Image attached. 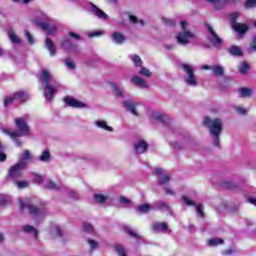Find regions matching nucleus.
<instances>
[{"mask_svg":"<svg viewBox=\"0 0 256 256\" xmlns=\"http://www.w3.org/2000/svg\"><path fill=\"white\" fill-rule=\"evenodd\" d=\"M202 125L209 129L210 135L214 137L213 144L215 147H219L221 143V133H223V121L219 118L211 119V117L205 116Z\"/></svg>","mask_w":256,"mask_h":256,"instance_id":"f257e3e1","label":"nucleus"},{"mask_svg":"<svg viewBox=\"0 0 256 256\" xmlns=\"http://www.w3.org/2000/svg\"><path fill=\"white\" fill-rule=\"evenodd\" d=\"M53 76L49 70L43 69L39 74V80L44 89V97L48 99V101H53V97H55V93H57V89L51 85V81Z\"/></svg>","mask_w":256,"mask_h":256,"instance_id":"f03ea898","label":"nucleus"},{"mask_svg":"<svg viewBox=\"0 0 256 256\" xmlns=\"http://www.w3.org/2000/svg\"><path fill=\"white\" fill-rule=\"evenodd\" d=\"M14 122L18 130L11 131L9 129H3L2 133L10 137V139H15L16 137H27V135H29V125L25 121V118H16Z\"/></svg>","mask_w":256,"mask_h":256,"instance_id":"7ed1b4c3","label":"nucleus"},{"mask_svg":"<svg viewBox=\"0 0 256 256\" xmlns=\"http://www.w3.org/2000/svg\"><path fill=\"white\" fill-rule=\"evenodd\" d=\"M19 207L21 211L28 209L30 215H43L47 205L40 203L39 206H35L30 198H25L24 200H19Z\"/></svg>","mask_w":256,"mask_h":256,"instance_id":"20e7f679","label":"nucleus"},{"mask_svg":"<svg viewBox=\"0 0 256 256\" xmlns=\"http://www.w3.org/2000/svg\"><path fill=\"white\" fill-rule=\"evenodd\" d=\"M25 169H27V162H18L14 164L7 172V179L15 181V179L23 177V171H25Z\"/></svg>","mask_w":256,"mask_h":256,"instance_id":"39448f33","label":"nucleus"},{"mask_svg":"<svg viewBox=\"0 0 256 256\" xmlns=\"http://www.w3.org/2000/svg\"><path fill=\"white\" fill-rule=\"evenodd\" d=\"M182 31L176 35L177 42L179 45H188L189 39H195V34L187 30V21L181 22Z\"/></svg>","mask_w":256,"mask_h":256,"instance_id":"423d86ee","label":"nucleus"},{"mask_svg":"<svg viewBox=\"0 0 256 256\" xmlns=\"http://www.w3.org/2000/svg\"><path fill=\"white\" fill-rule=\"evenodd\" d=\"M205 27L210 35L209 42L211 43V45H213V47H215L216 49H221V47L223 46V38H220L219 34H217L215 29H213V26L209 23H206Z\"/></svg>","mask_w":256,"mask_h":256,"instance_id":"0eeeda50","label":"nucleus"},{"mask_svg":"<svg viewBox=\"0 0 256 256\" xmlns=\"http://www.w3.org/2000/svg\"><path fill=\"white\" fill-rule=\"evenodd\" d=\"M182 69L186 71L188 77L185 80L187 85H190L192 87L197 86V79L195 78V72L193 71V68L189 64H183Z\"/></svg>","mask_w":256,"mask_h":256,"instance_id":"6e6552de","label":"nucleus"},{"mask_svg":"<svg viewBox=\"0 0 256 256\" xmlns=\"http://www.w3.org/2000/svg\"><path fill=\"white\" fill-rule=\"evenodd\" d=\"M207 3H212L214 5V9L219 11L223 9L225 5H239L241 0H206Z\"/></svg>","mask_w":256,"mask_h":256,"instance_id":"1a4fd4ad","label":"nucleus"},{"mask_svg":"<svg viewBox=\"0 0 256 256\" xmlns=\"http://www.w3.org/2000/svg\"><path fill=\"white\" fill-rule=\"evenodd\" d=\"M182 200L189 207H196V211H197L199 217H201V219H203L205 217V212H203V204H197V203L193 202L191 199H189L187 196H182Z\"/></svg>","mask_w":256,"mask_h":256,"instance_id":"9d476101","label":"nucleus"},{"mask_svg":"<svg viewBox=\"0 0 256 256\" xmlns=\"http://www.w3.org/2000/svg\"><path fill=\"white\" fill-rule=\"evenodd\" d=\"M60 47L64 49L65 51H68V53H72V51H77V45L71 41L67 36H64L62 38V41L60 43Z\"/></svg>","mask_w":256,"mask_h":256,"instance_id":"9b49d317","label":"nucleus"},{"mask_svg":"<svg viewBox=\"0 0 256 256\" xmlns=\"http://www.w3.org/2000/svg\"><path fill=\"white\" fill-rule=\"evenodd\" d=\"M37 27H40L42 31H46V35H55L57 34V27L51 26L49 23L37 21L36 22Z\"/></svg>","mask_w":256,"mask_h":256,"instance_id":"f8f14e48","label":"nucleus"},{"mask_svg":"<svg viewBox=\"0 0 256 256\" xmlns=\"http://www.w3.org/2000/svg\"><path fill=\"white\" fill-rule=\"evenodd\" d=\"M122 105H123V107H125V109L127 111L132 113V115H134L135 117H139V112H137V107L139 105L138 102H133L131 100H126L122 103Z\"/></svg>","mask_w":256,"mask_h":256,"instance_id":"ddd939ff","label":"nucleus"},{"mask_svg":"<svg viewBox=\"0 0 256 256\" xmlns=\"http://www.w3.org/2000/svg\"><path fill=\"white\" fill-rule=\"evenodd\" d=\"M64 103L68 107H74L76 109H83V107H85V103H83L75 98H72L70 96H66L64 98Z\"/></svg>","mask_w":256,"mask_h":256,"instance_id":"4468645a","label":"nucleus"},{"mask_svg":"<svg viewBox=\"0 0 256 256\" xmlns=\"http://www.w3.org/2000/svg\"><path fill=\"white\" fill-rule=\"evenodd\" d=\"M164 171L162 168H157L153 171V174L155 177H158V185H167L169 181H171V177L169 175H164L163 178H161V175H163Z\"/></svg>","mask_w":256,"mask_h":256,"instance_id":"2eb2a0df","label":"nucleus"},{"mask_svg":"<svg viewBox=\"0 0 256 256\" xmlns=\"http://www.w3.org/2000/svg\"><path fill=\"white\" fill-rule=\"evenodd\" d=\"M130 81L133 83V85H135V87H139L140 89H147V87H149L147 81L138 75L132 76Z\"/></svg>","mask_w":256,"mask_h":256,"instance_id":"dca6fc26","label":"nucleus"},{"mask_svg":"<svg viewBox=\"0 0 256 256\" xmlns=\"http://www.w3.org/2000/svg\"><path fill=\"white\" fill-rule=\"evenodd\" d=\"M13 97H14L15 101H19L20 105L27 103V101H29V99H30L29 94H27V92H25L23 90L15 92L13 94Z\"/></svg>","mask_w":256,"mask_h":256,"instance_id":"f3484780","label":"nucleus"},{"mask_svg":"<svg viewBox=\"0 0 256 256\" xmlns=\"http://www.w3.org/2000/svg\"><path fill=\"white\" fill-rule=\"evenodd\" d=\"M152 229L156 233L159 231H161L162 233H167V231H169V225L167 224V222H154L152 224Z\"/></svg>","mask_w":256,"mask_h":256,"instance_id":"a211bd4d","label":"nucleus"},{"mask_svg":"<svg viewBox=\"0 0 256 256\" xmlns=\"http://www.w3.org/2000/svg\"><path fill=\"white\" fill-rule=\"evenodd\" d=\"M232 29L236 31V33H239L240 37H243L249 31V26H247V24L238 23L232 26Z\"/></svg>","mask_w":256,"mask_h":256,"instance_id":"6ab92c4d","label":"nucleus"},{"mask_svg":"<svg viewBox=\"0 0 256 256\" xmlns=\"http://www.w3.org/2000/svg\"><path fill=\"white\" fill-rule=\"evenodd\" d=\"M134 148L136 153H138V155H141L145 151H147V149H149V144H147V142L145 141H139L134 144Z\"/></svg>","mask_w":256,"mask_h":256,"instance_id":"aec40b11","label":"nucleus"},{"mask_svg":"<svg viewBox=\"0 0 256 256\" xmlns=\"http://www.w3.org/2000/svg\"><path fill=\"white\" fill-rule=\"evenodd\" d=\"M227 51L232 57H243V50L237 45L230 46Z\"/></svg>","mask_w":256,"mask_h":256,"instance_id":"412c9836","label":"nucleus"},{"mask_svg":"<svg viewBox=\"0 0 256 256\" xmlns=\"http://www.w3.org/2000/svg\"><path fill=\"white\" fill-rule=\"evenodd\" d=\"M92 13H94V15L96 17H98V19H108V15L101 10L99 7H97V5L92 4Z\"/></svg>","mask_w":256,"mask_h":256,"instance_id":"4be33fe9","label":"nucleus"},{"mask_svg":"<svg viewBox=\"0 0 256 256\" xmlns=\"http://www.w3.org/2000/svg\"><path fill=\"white\" fill-rule=\"evenodd\" d=\"M45 46L48 49L51 56L57 54V49L55 48V44L53 43V40H51V38L47 37L45 39Z\"/></svg>","mask_w":256,"mask_h":256,"instance_id":"5701e85b","label":"nucleus"},{"mask_svg":"<svg viewBox=\"0 0 256 256\" xmlns=\"http://www.w3.org/2000/svg\"><path fill=\"white\" fill-rule=\"evenodd\" d=\"M112 40L117 44V45H123L125 43V36L121 34L120 32L115 31L112 34Z\"/></svg>","mask_w":256,"mask_h":256,"instance_id":"b1692460","label":"nucleus"},{"mask_svg":"<svg viewBox=\"0 0 256 256\" xmlns=\"http://www.w3.org/2000/svg\"><path fill=\"white\" fill-rule=\"evenodd\" d=\"M249 69H251V66L249 65V63L247 61H243L238 66V71H239L240 75H247V73L249 72Z\"/></svg>","mask_w":256,"mask_h":256,"instance_id":"393cba45","label":"nucleus"},{"mask_svg":"<svg viewBox=\"0 0 256 256\" xmlns=\"http://www.w3.org/2000/svg\"><path fill=\"white\" fill-rule=\"evenodd\" d=\"M8 37L11 43H14L15 45H19V43H21V39H19V36H17L15 31L11 28L8 30Z\"/></svg>","mask_w":256,"mask_h":256,"instance_id":"a878e982","label":"nucleus"},{"mask_svg":"<svg viewBox=\"0 0 256 256\" xmlns=\"http://www.w3.org/2000/svg\"><path fill=\"white\" fill-rule=\"evenodd\" d=\"M124 231L129 235V237H132V239H141V235L137 234L135 230L131 229L129 226H124Z\"/></svg>","mask_w":256,"mask_h":256,"instance_id":"bb28decb","label":"nucleus"},{"mask_svg":"<svg viewBox=\"0 0 256 256\" xmlns=\"http://www.w3.org/2000/svg\"><path fill=\"white\" fill-rule=\"evenodd\" d=\"M239 93H240L241 97H243L245 99V98L251 97V95H253V90H251V88L242 87L239 89Z\"/></svg>","mask_w":256,"mask_h":256,"instance_id":"cd10ccee","label":"nucleus"},{"mask_svg":"<svg viewBox=\"0 0 256 256\" xmlns=\"http://www.w3.org/2000/svg\"><path fill=\"white\" fill-rule=\"evenodd\" d=\"M23 231L25 233H33L34 237L37 239V237H39V231H37V229H35V227H33L32 225H26L23 227Z\"/></svg>","mask_w":256,"mask_h":256,"instance_id":"c85d7f7f","label":"nucleus"},{"mask_svg":"<svg viewBox=\"0 0 256 256\" xmlns=\"http://www.w3.org/2000/svg\"><path fill=\"white\" fill-rule=\"evenodd\" d=\"M51 160V152L49 150H45L42 155L39 157V161L42 163H47V161Z\"/></svg>","mask_w":256,"mask_h":256,"instance_id":"c756f323","label":"nucleus"},{"mask_svg":"<svg viewBox=\"0 0 256 256\" xmlns=\"http://www.w3.org/2000/svg\"><path fill=\"white\" fill-rule=\"evenodd\" d=\"M45 189H49L50 191H59V185H57L53 180H48L45 185Z\"/></svg>","mask_w":256,"mask_h":256,"instance_id":"7c9ffc66","label":"nucleus"},{"mask_svg":"<svg viewBox=\"0 0 256 256\" xmlns=\"http://www.w3.org/2000/svg\"><path fill=\"white\" fill-rule=\"evenodd\" d=\"M97 127H100V129H104L105 131H113V127L108 126L106 121L99 120L96 122Z\"/></svg>","mask_w":256,"mask_h":256,"instance_id":"2f4dec72","label":"nucleus"},{"mask_svg":"<svg viewBox=\"0 0 256 256\" xmlns=\"http://www.w3.org/2000/svg\"><path fill=\"white\" fill-rule=\"evenodd\" d=\"M117 255L119 256H127V252H125V248L123 247V245L119 244V245H115L113 246Z\"/></svg>","mask_w":256,"mask_h":256,"instance_id":"473e14b6","label":"nucleus"},{"mask_svg":"<svg viewBox=\"0 0 256 256\" xmlns=\"http://www.w3.org/2000/svg\"><path fill=\"white\" fill-rule=\"evenodd\" d=\"M110 87L114 89L118 97H124L123 90L119 89V86L115 82H110Z\"/></svg>","mask_w":256,"mask_h":256,"instance_id":"72a5a7b5","label":"nucleus"},{"mask_svg":"<svg viewBox=\"0 0 256 256\" xmlns=\"http://www.w3.org/2000/svg\"><path fill=\"white\" fill-rule=\"evenodd\" d=\"M213 73L216 75V77H223L225 70L221 66H214Z\"/></svg>","mask_w":256,"mask_h":256,"instance_id":"f704fd0d","label":"nucleus"},{"mask_svg":"<svg viewBox=\"0 0 256 256\" xmlns=\"http://www.w3.org/2000/svg\"><path fill=\"white\" fill-rule=\"evenodd\" d=\"M222 243H224V241L221 238H212L208 241V245H210V247H215L217 245H222Z\"/></svg>","mask_w":256,"mask_h":256,"instance_id":"c9c22d12","label":"nucleus"},{"mask_svg":"<svg viewBox=\"0 0 256 256\" xmlns=\"http://www.w3.org/2000/svg\"><path fill=\"white\" fill-rule=\"evenodd\" d=\"M156 121H160V123H163L166 125V123H169V116L164 114H158L155 116Z\"/></svg>","mask_w":256,"mask_h":256,"instance_id":"e433bc0d","label":"nucleus"},{"mask_svg":"<svg viewBox=\"0 0 256 256\" xmlns=\"http://www.w3.org/2000/svg\"><path fill=\"white\" fill-rule=\"evenodd\" d=\"M256 7V0H246L244 2V9L249 10V9H255Z\"/></svg>","mask_w":256,"mask_h":256,"instance_id":"4c0bfd02","label":"nucleus"},{"mask_svg":"<svg viewBox=\"0 0 256 256\" xmlns=\"http://www.w3.org/2000/svg\"><path fill=\"white\" fill-rule=\"evenodd\" d=\"M94 200L96 203L103 204L105 201H107V196L102 195V194H94Z\"/></svg>","mask_w":256,"mask_h":256,"instance_id":"58836bf2","label":"nucleus"},{"mask_svg":"<svg viewBox=\"0 0 256 256\" xmlns=\"http://www.w3.org/2000/svg\"><path fill=\"white\" fill-rule=\"evenodd\" d=\"M237 19H239V12H233L230 16L231 27L239 23L237 22Z\"/></svg>","mask_w":256,"mask_h":256,"instance_id":"ea45409f","label":"nucleus"},{"mask_svg":"<svg viewBox=\"0 0 256 256\" xmlns=\"http://www.w3.org/2000/svg\"><path fill=\"white\" fill-rule=\"evenodd\" d=\"M32 158L31 152L29 150H24L23 154H22V161H20V163H27V161H30V159Z\"/></svg>","mask_w":256,"mask_h":256,"instance_id":"a19ab883","label":"nucleus"},{"mask_svg":"<svg viewBox=\"0 0 256 256\" xmlns=\"http://www.w3.org/2000/svg\"><path fill=\"white\" fill-rule=\"evenodd\" d=\"M132 61L135 65V67H142L143 61L141 60V57L139 55L135 54L132 58Z\"/></svg>","mask_w":256,"mask_h":256,"instance_id":"79ce46f5","label":"nucleus"},{"mask_svg":"<svg viewBox=\"0 0 256 256\" xmlns=\"http://www.w3.org/2000/svg\"><path fill=\"white\" fill-rule=\"evenodd\" d=\"M150 210H151V206L149 204H142L138 206V211L140 213H149Z\"/></svg>","mask_w":256,"mask_h":256,"instance_id":"37998d69","label":"nucleus"},{"mask_svg":"<svg viewBox=\"0 0 256 256\" xmlns=\"http://www.w3.org/2000/svg\"><path fill=\"white\" fill-rule=\"evenodd\" d=\"M139 75H142L143 77H151L152 73L149 69L146 67H142L141 70L138 72Z\"/></svg>","mask_w":256,"mask_h":256,"instance_id":"c03bdc74","label":"nucleus"},{"mask_svg":"<svg viewBox=\"0 0 256 256\" xmlns=\"http://www.w3.org/2000/svg\"><path fill=\"white\" fill-rule=\"evenodd\" d=\"M156 207L159 211H167V209H169V205L165 202H158Z\"/></svg>","mask_w":256,"mask_h":256,"instance_id":"a18cd8bd","label":"nucleus"},{"mask_svg":"<svg viewBox=\"0 0 256 256\" xmlns=\"http://www.w3.org/2000/svg\"><path fill=\"white\" fill-rule=\"evenodd\" d=\"M9 205V199H7V196L1 195L0 196V207H7Z\"/></svg>","mask_w":256,"mask_h":256,"instance_id":"49530a36","label":"nucleus"},{"mask_svg":"<svg viewBox=\"0 0 256 256\" xmlns=\"http://www.w3.org/2000/svg\"><path fill=\"white\" fill-rule=\"evenodd\" d=\"M18 189H27L29 187V182L27 181H16Z\"/></svg>","mask_w":256,"mask_h":256,"instance_id":"de8ad7c7","label":"nucleus"},{"mask_svg":"<svg viewBox=\"0 0 256 256\" xmlns=\"http://www.w3.org/2000/svg\"><path fill=\"white\" fill-rule=\"evenodd\" d=\"M83 230L86 232V233H93V225L87 223V222H84L83 223Z\"/></svg>","mask_w":256,"mask_h":256,"instance_id":"09e8293b","label":"nucleus"},{"mask_svg":"<svg viewBox=\"0 0 256 256\" xmlns=\"http://www.w3.org/2000/svg\"><path fill=\"white\" fill-rule=\"evenodd\" d=\"M24 33H25V37L27 38L29 45H33L35 43V39H33V36L31 35V33L27 30H25Z\"/></svg>","mask_w":256,"mask_h":256,"instance_id":"8fccbe9b","label":"nucleus"},{"mask_svg":"<svg viewBox=\"0 0 256 256\" xmlns=\"http://www.w3.org/2000/svg\"><path fill=\"white\" fill-rule=\"evenodd\" d=\"M66 66L68 67V69H75V62H73V60L71 58H66L65 60Z\"/></svg>","mask_w":256,"mask_h":256,"instance_id":"3c124183","label":"nucleus"},{"mask_svg":"<svg viewBox=\"0 0 256 256\" xmlns=\"http://www.w3.org/2000/svg\"><path fill=\"white\" fill-rule=\"evenodd\" d=\"M14 101H15L14 96L5 98L4 99V107H9V105H13Z\"/></svg>","mask_w":256,"mask_h":256,"instance_id":"603ef678","label":"nucleus"},{"mask_svg":"<svg viewBox=\"0 0 256 256\" xmlns=\"http://www.w3.org/2000/svg\"><path fill=\"white\" fill-rule=\"evenodd\" d=\"M43 181H44V179L41 176V174H34V183L41 185V183H43Z\"/></svg>","mask_w":256,"mask_h":256,"instance_id":"864d4df0","label":"nucleus"},{"mask_svg":"<svg viewBox=\"0 0 256 256\" xmlns=\"http://www.w3.org/2000/svg\"><path fill=\"white\" fill-rule=\"evenodd\" d=\"M256 51V36H254L250 42V53Z\"/></svg>","mask_w":256,"mask_h":256,"instance_id":"5fc2aeb1","label":"nucleus"},{"mask_svg":"<svg viewBox=\"0 0 256 256\" xmlns=\"http://www.w3.org/2000/svg\"><path fill=\"white\" fill-rule=\"evenodd\" d=\"M101 35H103L102 31H93V32L88 34V37L90 39H93V37H101Z\"/></svg>","mask_w":256,"mask_h":256,"instance_id":"6e6d98bb","label":"nucleus"},{"mask_svg":"<svg viewBox=\"0 0 256 256\" xmlns=\"http://www.w3.org/2000/svg\"><path fill=\"white\" fill-rule=\"evenodd\" d=\"M69 37L72 39H75V41H80L81 40V35L75 33V32H68Z\"/></svg>","mask_w":256,"mask_h":256,"instance_id":"4d7b16f0","label":"nucleus"},{"mask_svg":"<svg viewBox=\"0 0 256 256\" xmlns=\"http://www.w3.org/2000/svg\"><path fill=\"white\" fill-rule=\"evenodd\" d=\"M119 201L123 205H129V203H131V200L125 196H120Z\"/></svg>","mask_w":256,"mask_h":256,"instance_id":"13d9d810","label":"nucleus"},{"mask_svg":"<svg viewBox=\"0 0 256 256\" xmlns=\"http://www.w3.org/2000/svg\"><path fill=\"white\" fill-rule=\"evenodd\" d=\"M88 243L91 249H97V247H99V243L95 240L88 239Z\"/></svg>","mask_w":256,"mask_h":256,"instance_id":"bf43d9fd","label":"nucleus"},{"mask_svg":"<svg viewBox=\"0 0 256 256\" xmlns=\"http://www.w3.org/2000/svg\"><path fill=\"white\" fill-rule=\"evenodd\" d=\"M171 146L173 147V149H175L176 151H181V149H183V147L181 146V144L179 142H173L171 144Z\"/></svg>","mask_w":256,"mask_h":256,"instance_id":"052dcab7","label":"nucleus"},{"mask_svg":"<svg viewBox=\"0 0 256 256\" xmlns=\"http://www.w3.org/2000/svg\"><path fill=\"white\" fill-rule=\"evenodd\" d=\"M237 113H239L240 115H245V113H247V110L243 107H238L236 109Z\"/></svg>","mask_w":256,"mask_h":256,"instance_id":"680f3d73","label":"nucleus"},{"mask_svg":"<svg viewBox=\"0 0 256 256\" xmlns=\"http://www.w3.org/2000/svg\"><path fill=\"white\" fill-rule=\"evenodd\" d=\"M7 161V154L0 152V163Z\"/></svg>","mask_w":256,"mask_h":256,"instance_id":"e2e57ef3","label":"nucleus"},{"mask_svg":"<svg viewBox=\"0 0 256 256\" xmlns=\"http://www.w3.org/2000/svg\"><path fill=\"white\" fill-rule=\"evenodd\" d=\"M55 229L58 237H63V230L61 229V227L56 226Z\"/></svg>","mask_w":256,"mask_h":256,"instance_id":"0e129e2a","label":"nucleus"},{"mask_svg":"<svg viewBox=\"0 0 256 256\" xmlns=\"http://www.w3.org/2000/svg\"><path fill=\"white\" fill-rule=\"evenodd\" d=\"M129 19H130V22L131 23H137L139 20L137 19V17L136 16H133V15H130L129 16Z\"/></svg>","mask_w":256,"mask_h":256,"instance_id":"69168bd1","label":"nucleus"},{"mask_svg":"<svg viewBox=\"0 0 256 256\" xmlns=\"http://www.w3.org/2000/svg\"><path fill=\"white\" fill-rule=\"evenodd\" d=\"M165 24H166V25H169L170 27H175V22H174V20H166V21H165Z\"/></svg>","mask_w":256,"mask_h":256,"instance_id":"338daca9","label":"nucleus"},{"mask_svg":"<svg viewBox=\"0 0 256 256\" xmlns=\"http://www.w3.org/2000/svg\"><path fill=\"white\" fill-rule=\"evenodd\" d=\"M233 253H235V250L233 249L224 250V255H233Z\"/></svg>","mask_w":256,"mask_h":256,"instance_id":"774afa93","label":"nucleus"}]
</instances>
